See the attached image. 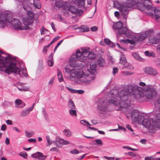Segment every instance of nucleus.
Wrapping results in <instances>:
<instances>
[{"instance_id": "a878e982", "label": "nucleus", "mask_w": 160, "mask_h": 160, "mask_svg": "<svg viewBox=\"0 0 160 160\" xmlns=\"http://www.w3.org/2000/svg\"><path fill=\"white\" fill-rule=\"evenodd\" d=\"M122 25L123 23L121 21H119L114 24L113 27L115 29L119 30L122 27Z\"/></svg>"}, {"instance_id": "cd10ccee", "label": "nucleus", "mask_w": 160, "mask_h": 160, "mask_svg": "<svg viewBox=\"0 0 160 160\" xmlns=\"http://www.w3.org/2000/svg\"><path fill=\"white\" fill-rule=\"evenodd\" d=\"M79 31L81 32H87L89 31V28L87 26L82 25L79 28Z\"/></svg>"}, {"instance_id": "79ce46f5", "label": "nucleus", "mask_w": 160, "mask_h": 160, "mask_svg": "<svg viewBox=\"0 0 160 160\" xmlns=\"http://www.w3.org/2000/svg\"><path fill=\"white\" fill-rule=\"evenodd\" d=\"M27 13L28 16L29 18L33 20L34 18V14L32 12L30 11H28Z\"/></svg>"}, {"instance_id": "ddd939ff", "label": "nucleus", "mask_w": 160, "mask_h": 160, "mask_svg": "<svg viewBox=\"0 0 160 160\" xmlns=\"http://www.w3.org/2000/svg\"><path fill=\"white\" fill-rule=\"evenodd\" d=\"M70 143L68 141L59 138H57L55 142V145L58 147H59V144L68 145Z\"/></svg>"}, {"instance_id": "a18cd8bd", "label": "nucleus", "mask_w": 160, "mask_h": 160, "mask_svg": "<svg viewBox=\"0 0 160 160\" xmlns=\"http://www.w3.org/2000/svg\"><path fill=\"white\" fill-rule=\"evenodd\" d=\"M46 138L48 146H50L52 143H54L53 142H52V140H51L49 136H46Z\"/></svg>"}, {"instance_id": "4c0bfd02", "label": "nucleus", "mask_w": 160, "mask_h": 160, "mask_svg": "<svg viewBox=\"0 0 160 160\" xmlns=\"http://www.w3.org/2000/svg\"><path fill=\"white\" fill-rule=\"evenodd\" d=\"M113 4L114 7L119 10L120 8L122 7V4H119L118 2L116 1H114Z\"/></svg>"}, {"instance_id": "09e8293b", "label": "nucleus", "mask_w": 160, "mask_h": 160, "mask_svg": "<svg viewBox=\"0 0 160 160\" xmlns=\"http://www.w3.org/2000/svg\"><path fill=\"white\" fill-rule=\"evenodd\" d=\"M133 57L136 59L140 60V57L139 55L137 53H135L132 54Z\"/></svg>"}, {"instance_id": "473e14b6", "label": "nucleus", "mask_w": 160, "mask_h": 160, "mask_svg": "<svg viewBox=\"0 0 160 160\" xmlns=\"http://www.w3.org/2000/svg\"><path fill=\"white\" fill-rule=\"evenodd\" d=\"M75 3H77L79 6L83 7L85 5V0H76Z\"/></svg>"}, {"instance_id": "ea45409f", "label": "nucleus", "mask_w": 160, "mask_h": 160, "mask_svg": "<svg viewBox=\"0 0 160 160\" xmlns=\"http://www.w3.org/2000/svg\"><path fill=\"white\" fill-rule=\"evenodd\" d=\"M63 4L62 1H56L55 2V6L57 8H60L62 7Z\"/></svg>"}, {"instance_id": "dca6fc26", "label": "nucleus", "mask_w": 160, "mask_h": 160, "mask_svg": "<svg viewBox=\"0 0 160 160\" xmlns=\"http://www.w3.org/2000/svg\"><path fill=\"white\" fill-rule=\"evenodd\" d=\"M137 8L141 11H143L145 9V6L143 3V0H137L136 5Z\"/></svg>"}, {"instance_id": "f704fd0d", "label": "nucleus", "mask_w": 160, "mask_h": 160, "mask_svg": "<svg viewBox=\"0 0 160 160\" xmlns=\"http://www.w3.org/2000/svg\"><path fill=\"white\" fill-rule=\"evenodd\" d=\"M57 76L58 77V80L60 82L62 81L63 80V77L61 72L58 69Z\"/></svg>"}, {"instance_id": "c756f323", "label": "nucleus", "mask_w": 160, "mask_h": 160, "mask_svg": "<svg viewBox=\"0 0 160 160\" xmlns=\"http://www.w3.org/2000/svg\"><path fill=\"white\" fill-rule=\"evenodd\" d=\"M68 106L71 109H73L75 108V106L73 102L71 100H70L68 102Z\"/></svg>"}, {"instance_id": "052dcab7", "label": "nucleus", "mask_w": 160, "mask_h": 160, "mask_svg": "<svg viewBox=\"0 0 160 160\" xmlns=\"http://www.w3.org/2000/svg\"><path fill=\"white\" fill-rule=\"evenodd\" d=\"M36 140L34 138H30L28 140V141L30 142H35Z\"/></svg>"}, {"instance_id": "4be33fe9", "label": "nucleus", "mask_w": 160, "mask_h": 160, "mask_svg": "<svg viewBox=\"0 0 160 160\" xmlns=\"http://www.w3.org/2000/svg\"><path fill=\"white\" fill-rule=\"evenodd\" d=\"M143 3L145 6V9H147L148 10H151L152 8H153L151 7L152 3L150 0H145L143 1Z\"/></svg>"}, {"instance_id": "7ed1b4c3", "label": "nucleus", "mask_w": 160, "mask_h": 160, "mask_svg": "<svg viewBox=\"0 0 160 160\" xmlns=\"http://www.w3.org/2000/svg\"><path fill=\"white\" fill-rule=\"evenodd\" d=\"M2 52L0 50V70H2L1 69L3 68H6L5 70V72L8 74L14 72L17 74H20V68L16 63L12 62L9 57H6L4 58L1 55Z\"/></svg>"}, {"instance_id": "7c9ffc66", "label": "nucleus", "mask_w": 160, "mask_h": 160, "mask_svg": "<svg viewBox=\"0 0 160 160\" xmlns=\"http://www.w3.org/2000/svg\"><path fill=\"white\" fill-rule=\"evenodd\" d=\"M105 64L104 60L102 58H100L98 61V64L100 67H103Z\"/></svg>"}, {"instance_id": "bb28decb", "label": "nucleus", "mask_w": 160, "mask_h": 160, "mask_svg": "<svg viewBox=\"0 0 160 160\" xmlns=\"http://www.w3.org/2000/svg\"><path fill=\"white\" fill-rule=\"evenodd\" d=\"M15 102L18 106L21 105L20 106H16L19 108H22L25 105V103L24 102H22V100L19 99H16Z\"/></svg>"}, {"instance_id": "e2e57ef3", "label": "nucleus", "mask_w": 160, "mask_h": 160, "mask_svg": "<svg viewBox=\"0 0 160 160\" xmlns=\"http://www.w3.org/2000/svg\"><path fill=\"white\" fill-rule=\"evenodd\" d=\"M154 159V158H153L152 157H146L145 158V160H153Z\"/></svg>"}, {"instance_id": "393cba45", "label": "nucleus", "mask_w": 160, "mask_h": 160, "mask_svg": "<svg viewBox=\"0 0 160 160\" xmlns=\"http://www.w3.org/2000/svg\"><path fill=\"white\" fill-rule=\"evenodd\" d=\"M67 88L68 90L70 92L72 93H78L79 94H82L84 92V91L82 90H76L75 89H73L72 88H69L68 87H67Z\"/></svg>"}, {"instance_id": "37998d69", "label": "nucleus", "mask_w": 160, "mask_h": 160, "mask_svg": "<svg viewBox=\"0 0 160 160\" xmlns=\"http://www.w3.org/2000/svg\"><path fill=\"white\" fill-rule=\"evenodd\" d=\"M95 54L93 52H89L88 58L90 59H93L95 58Z\"/></svg>"}, {"instance_id": "13d9d810", "label": "nucleus", "mask_w": 160, "mask_h": 160, "mask_svg": "<svg viewBox=\"0 0 160 160\" xmlns=\"http://www.w3.org/2000/svg\"><path fill=\"white\" fill-rule=\"evenodd\" d=\"M48 65L50 67L52 66L53 65L52 61L51 60H48Z\"/></svg>"}, {"instance_id": "412c9836", "label": "nucleus", "mask_w": 160, "mask_h": 160, "mask_svg": "<svg viewBox=\"0 0 160 160\" xmlns=\"http://www.w3.org/2000/svg\"><path fill=\"white\" fill-rule=\"evenodd\" d=\"M151 119H150L149 118H145L142 124L147 128H148L151 127Z\"/></svg>"}, {"instance_id": "2f4dec72", "label": "nucleus", "mask_w": 160, "mask_h": 160, "mask_svg": "<svg viewBox=\"0 0 160 160\" xmlns=\"http://www.w3.org/2000/svg\"><path fill=\"white\" fill-rule=\"evenodd\" d=\"M145 118L142 115H139L138 118L137 122H138L139 124H142Z\"/></svg>"}, {"instance_id": "6ab92c4d", "label": "nucleus", "mask_w": 160, "mask_h": 160, "mask_svg": "<svg viewBox=\"0 0 160 160\" xmlns=\"http://www.w3.org/2000/svg\"><path fill=\"white\" fill-rule=\"evenodd\" d=\"M88 71L91 74H95L97 72L96 64L93 63H91L90 65V68L88 69Z\"/></svg>"}, {"instance_id": "c9c22d12", "label": "nucleus", "mask_w": 160, "mask_h": 160, "mask_svg": "<svg viewBox=\"0 0 160 160\" xmlns=\"http://www.w3.org/2000/svg\"><path fill=\"white\" fill-rule=\"evenodd\" d=\"M152 67H147L143 68V70L146 73L148 74H150L151 71L152 70Z\"/></svg>"}, {"instance_id": "aec40b11", "label": "nucleus", "mask_w": 160, "mask_h": 160, "mask_svg": "<svg viewBox=\"0 0 160 160\" xmlns=\"http://www.w3.org/2000/svg\"><path fill=\"white\" fill-rule=\"evenodd\" d=\"M139 115V113L138 111L136 110L133 111L131 112V118L133 121L137 122Z\"/></svg>"}, {"instance_id": "20e7f679", "label": "nucleus", "mask_w": 160, "mask_h": 160, "mask_svg": "<svg viewBox=\"0 0 160 160\" xmlns=\"http://www.w3.org/2000/svg\"><path fill=\"white\" fill-rule=\"evenodd\" d=\"M63 10L65 13H68L70 12L72 14L80 17L83 12L82 10H79L76 7L71 6L69 2H66L63 7Z\"/></svg>"}, {"instance_id": "774afa93", "label": "nucleus", "mask_w": 160, "mask_h": 160, "mask_svg": "<svg viewBox=\"0 0 160 160\" xmlns=\"http://www.w3.org/2000/svg\"><path fill=\"white\" fill-rule=\"evenodd\" d=\"M57 18H58L60 21H62L63 20V19L62 18L61 15L58 14L57 15Z\"/></svg>"}, {"instance_id": "9d476101", "label": "nucleus", "mask_w": 160, "mask_h": 160, "mask_svg": "<svg viewBox=\"0 0 160 160\" xmlns=\"http://www.w3.org/2000/svg\"><path fill=\"white\" fill-rule=\"evenodd\" d=\"M31 156L32 158H38V160H45L47 157V156L44 155L42 153L38 152L31 154Z\"/></svg>"}, {"instance_id": "5701e85b", "label": "nucleus", "mask_w": 160, "mask_h": 160, "mask_svg": "<svg viewBox=\"0 0 160 160\" xmlns=\"http://www.w3.org/2000/svg\"><path fill=\"white\" fill-rule=\"evenodd\" d=\"M137 0H127L125 1V4L129 8H131L136 5Z\"/></svg>"}, {"instance_id": "f257e3e1", "label": "nucleus", "mask_w": 160, "mask_h": 160, "mask_svg": "<svg viewBox=\"0 0 160 160\" xmlns=\"http://www.w3.org/2000/svg\"><path fill=\"white\" fill-rule=\"evenodd\" d=\"M156 94V91L153 88H148L144 91L140 87L129 85L124 87L119 92L117 90H111L108 94L111 99L108 103L115 106L116 110H120L129 106V95H133L136 98L141 99L142 101L145 100L146 98L152 99Z\"/></svg>"}, {"instance_id": "f03ea898", "label": "nucleus", "mask_w": 160, "mask_h": 160, "mask_svg": "<svg viewBox=\"0 0 160 160\" xmlns=\"http://www.w3.org/2000/svg\"><path fill=\"white\" fill-rule=\"evenodd\" d=\"M12 18V14L8 12H5L3 14H0V27L3 28L5 27L6 23H8L11 24L14 29L22 30L26 28L24 27L19 20Z\"/></svg>"}, {"instance_id": "39448f33", "label": "nucleus", "mask_w": 160, "mask_h": 160, "mask_svg": "<svg viewBox=\"0 0 160 160\" xmlns=\"http://www.w3.org/2000/svg\"><path fill=\"white\" fill-rule=\"evenodd\" d=\"M27 2L25 1L23 2V8L26 11L28 10V8H30L31 5L33 3V6L35 8L40 9L41 7V4L38 0H26Z\"/></svg>"}, {"instance_id": "a211bd4d", "label": "nucleus", "mask_w": 160, "mask_h": 160, "mask_svg": "<svg viewBox=\"0 0 160 160\" xmlns=\"http://www.w3.org/2000/svg\"><path fill=\"white\" fill-rule=\"evenodd\" d=\"M34 105L35 103H34L31 108L22 110L21 113V116L22 117H24L28 115L30 111H32L34 108Z\"/></svg>"}, {"instance_id": "e433bc0d", "label": "nucleus", "mask_w": 160, "mask_h": 160, "mask_svg": "<svg viewBox=\"0 0 160 160\" xmlns=\"http://www.w3.org/2000/svg\"><path fill=\"white\" fill-rule=\"evenodd\" d=\"M147 37V34L145 33H142L141 34L139 37L138 39L140 41H142L144 40Z\"/></svg>"}, {"instance_id": "b1692460", "label": "nucleus", "mask_w": 160, "mask_h": 160, "mask_svg": "<svg viewBox=\"0 0 160 160\" xmlns=\"http://www.w3.org/2000/svg\"><path fill=\"white\" fill-rule=\"evenodd\" d=\"M105 102H104L103 104H100V105H98V108L99 110L100 111H106L107 107L108 106L107 105H107H106L105 104Z\"/></svg>"}, {"instance_id": "3c124183", "label": "nucleus", "mask_w": 160, "mask_h": 160, "mask_svg": "<svg viewBox=\"0 0 160 160\" xmlns=\"http://www.w3.org/2000/svg\"><path fill=\"white\" fill-rule=\"evenodd\" d=\"M96 143L99 145H102V142L100 139H96L95 140Z\"/></svg>"}, {"instance_id": "de8ad7c7", "label": "nucleus", "mask_w": 160, "mask_h": 160, "mask_svg": "<svg viewBox=\"0 0 160 160\" xmlns=\"http://www.w3.org/2000/svg\"><path fill=\"white\" fill-rule=\"evenodd\" d=\"M104 42L105 43L107 44L110 45L111 44H113L112 42L108 38H105L104 40Z\"/></svg>"}, {"instance_id": "5fc2aeb1", "label": "nucleus", "mask_w": 160, "mask_h": 160, "mask_svg": "<svg viewBox=\"0 0 160 160\" xmlns=\"http://www.w3.org/2000/svg\"><path fill=\"white\" fill-rule=\"evenodd\" d=\"M128 155L133 157L136 156V154L134 152H128Z\"/></svg>"}, {"instance_id": "bf43d9fd", "label": "nucleus", "mask_w": 160, "mask_h": 160, "mask_svg": "<svg viewBox=\"0 0 160 160\" xmlns=\"http://www.w3.org/2000/svg\"><path fill=\"white\" fill-rule=\"evenodd\" d=\"M118 71V69L117 68H113V73L115 75L116 73H117Z\"/></svg>"}, {"instance_id": "f8f14e48", "label": "nucleus", "mask_w": 160, "mask_h": 160, "mask_svg": "<svg viewBox=\"0 0 160 160\" xmlns=\"http://www.w3.org/2000/svg\"><path fill=\"white\" fill-rule=\"evenodd\" d=\"M82 50L81 53L83 56V58H79V59L81 61V62H84L87 60V58L88 57L89 52L86 49H83L82 48H81Z\"/></svg>"}, {"instance_id": "c85d7f7f", "label": "nucleus", "mask_w": 160, "mask_h": 160, "mask_svg": "<svg viewBox=\"0 0 160 160\" xmlns=\"http://www.w3.org/2000/svg\"><path fill=\"white\" fill-rule=\"evenodd\" d=\"M149 41L150 42L153 44H157L159 42V39L154 37L149 38Z\"/></svg>"}, {"instance_id": "49530a36", "label": "nucleus", "mask_w": 160, "mask_h": 160, "mask_svg": "<svg viewBox=\"0 0 160 160\" xmlns=\"http://www.w3.org/2000/svg\"><path fill=\"white\" fill-rule=\"evenodd\" d=\"M19 155L21 156L22 157L25 158H27V154L25 152H21V153H20Z\"/></svg>"}, {"instance_id": "4d7b16f0", "label": "nucleus", "mask_w": 160, "mask_h": 160, "mask_svg": "<svg viewBox=\"0 0 160 160\" xmlns=\"http://www.w3.org/2000/svg\"><path fill=\"white\" fill-rule=\"evenodd\" d=\"M98 29V28L96 26L92 27L91 28V30L92 31H96Z\"/></svg>"}, {"instance_id": "6e6552de", "label": "nucleus", "mask_w": 160, "mask_h": 160, "mask_svg": "<svg viewBox=\"0 0 160 160\" xmlns=\"http://www.w3.org/2000/svg\"><path fill=\"white\" fill-rule=\"evenodd\" d=\"M127 59L125 57L124 55L122 54L121 55L120 57V59L119 61V63L120 64L123 65L124 66L122 67V69L127 68L128 69H133V67L132 68L131 66L128 63L125 65V64L127 63Z\"/></svg>"}, {"instance_id": "423d86ee", "label": "nucleus", "mask_w": 160, "mask_h": 160, "mask_svg": "<svg viewBox=\"0 0 160 160\" xmlns=\"http://www.w3.org/2000/svg\"><path fill=\"white\" fill-rule=\"evenodd\" d=\"M79 58L83 59V56H82L80 51L79 50H77L76 51V54L72 55L70 58V65L75 67L76 66V64H74L73 65L72 62H75L78 61H81L79 59Z\"/></svg>"}, {"instance_id": "9b49d317", "label": "nucleus", "mask_w": 160, "mask_h": 160, "mask_svg": "<svg viewBox=\"0 0 160 160\" xmlns=\"http://www.w3.org/2000/svg\"><path fill=\"white\" fill-rule=\"evenodd\" d=\"M33 20L29 18H25L23 19V27L25 28L24 29H28L30 28L29 26H32V23Z\"/></svg>"}, {"instance_id": "69168bd1", "label": "nucleus", "mask_w": 160, "mask_h": 160, "mask_svg": "<svg viewBox=\"0 0 160 160\" xmlns=\"http://www.w3.org/2000/svg\"><path fill=\"white\" fill-rule=\"evenodd\" d=\"M157 119L159 121H160V113H158L156 114Z\"/></svg>"}, {"instance_id": "864d4df0", "label": "nucleus", "mask_w": 160, "mask_h": 160, "mask_svg": "<svg viewBox=\"0 0 160 160\" xmlns=\"http://www.w3.org/2000/svg\"><path fill=\"white\" fill-rule=\"evenodd\" d=\"M70 152L72 154H77L79 153V151L76 149L71 151Z\"/></svg>"}, {"instance_id": "338daca9", "label": "nucleus", "mask_w": 160, "mask_h": 160, "mask_svg": "<svg viewBox=\"0 0 160 160\" xmlns=\"http://www.w3.org/2000/svg\"><path fill=\"white\" fill-rule=\"evenodd\" d=\"M115 16L116 17H118L120 15V13L118 11H115L114 13Z\"/></svg>"}, {"instance_id": "c03bdc74", "label": "nucleus", "mask_w": 160, "mask_h": 160, "mask_svg": "<svg viewBox=\"0 0 160 160\" xmlns=\"http://www.w3.org/2000/svg\"><path fill=\"white\" fill-rule=\"evenodd\" d=\"M69 112L70 115L72 116H77L76 111L75 110H69Z\"/></svg>"}, {"instance_id": "72a5a7b5", "label": "nucleus", "mask_w": 160, "mask_h": 160, "mask_svg": "<svg viewBox=\"0 0 160 160\" xmlns=\"http://www.w3.org/2000/svg\"><path fill=\"white\" fill-rule=\"evenodd\" d=\"M63 132L65 135L67 137H69L72 135L71 132L69 129L67 130L65 129L63 130Z\"/></svg>"}, {"instance_id": "6e6d98bb", "label": "nucleus", "mask_w": 160, "mask_h": 160, "mask_svg": "<svg viewBox=\"0 0 160 160\" xmlns=\"http://www.w3.org/2000/svg\"><path fill=\"white\" fill-rule=\"evenodd\" d=\"M104 158L108 160H114L115 158L114 157H108L107 156H104Z\"/></svg>"}, {"instance_id": "58836bf2", "label": "nucleus", "mask_w": 160, "mask_h": 160, "mask_svg": "<svg viewBox=\"0 0 160 160\" xmlns=\"http://www.w3.org/2000/svg\"><path fill=\"white\" fill-rule=\"evenodd\" d=\"M134 73V72L127 71H123L122 72V74L123 75L126 76H127L128 75H132Z\"/></svg>"}, {"instance_id": "f3484780", "label": "nucleus", "mask_w": 160, "mask_h": 160, "mask_svg": "<svg viewBox=\"0 0 160 160\" xmlns=\"http://www.w3.org/2000/svg\"><path fill=\"white\" fill-rule=\"evenodd\" d=\"M152 121L151 127H152L154 129H156L157 128H160V121L158 120H154L151 119Z\"/></svg>"}, {"instance_id": "a19ab883", "label": "nucleus", "mask_w": 160, "mask_h": 160, "mask_svg": "<svg viewBox=\"0 0 160 160\" xmlns=\"http://www.w3.org/2000/svg\"><path fill=\"white\" fill-rule=\"evenodd\" d=\"M158 72L157 70L152 68V70L151 71L150 74V75H151L153 76H156L158 74Z\"/></svg>"}, {"instance_id": "603ef678", "label": "nucleus", "mask_w": 160, "mask_h": 160, "mask_svg": "<svg viewBox=\"0 0 160 160\" xmlns=\"http://www.w3.org/2000/svg\"><path fill=\"white\" fill-rule=\"evenodd\" d=\"M126 128L129 130H130L131 131H132V134H133V135H135V134L133 132V129H132V128H131V127L129 125H126Z\"/></svg>"}, {"instance_id": "0e129e2a", "label": "nucleus", "mask_w": 160, "mask_h": 160, "mask_svg": "<svg viewBox=\"0 0 160 160\" xmlns=\"http://www.w3.org/2000/svg\"><path fill=\"white\" fill-rule=\"evenodd\" d=\"M45 31H47V30L46 29H45L43 27H42L40 30V32H41V34H44V32Z\"/></svg>"}, {"instance_id": "2eb2a0df", "label": "nucleus", "mask_w": 160, "mask_h": 160, "mask_svg": "<svg viewBox=\"0 0 160 160\" xmlns=\"http://www.w3.org/2000/svg\"><path fill=\"white\" fill-rule=\"evenodd\" d=\"M128 8L127 6H126L125 5L122 4V7L119 10L121 12V14L123 16L127 15L129 12Z\"/></svg>"}, {"instance_id": "8fccbe9b", "label": "nucleus", "mask_w": 160, "mask_h": 160, "mask_svg": "<svg viewBox=\"0 0 160 160\" xmlns=\"http://www.w3.org/2000/svg\"><path fill=\"white\" fill-rule=\"evenodd\" d=\"M26 136L28 137H32L34 134V133L32 132V133H29L27 132H25Z\"/></svg>"}, {"instance_id": "0eeeda50", "label": "nucleus", "mask_w": 160, "mask_h": 160, "mask_svg": "<svg viewBox=\"0 0 160 160\" xmlns=\"http://www.w3.org/2000/svg\"><path fill=\"white\" fill-rule=\"evenodd\" d=\"M70 76L72 78H80L83 77L84 73L82 71L77 69L71 70L70 71Z\"/></svg>"}, {"instance_id": "4468645a", "label": "nucleus", "mask_w": 160, "mask_h": 160, "mask_svg": "<svg viewBox=\"0 0 160 160\" xmlns=\"http://www.w3.org/2000/svg\"><path fill=\"white\" fill-rule=\"evenodd\" d=\"M118 32L120 34H123L126 37L129 36L131 34L130 31L125 27H122Z\"/></svg>"}, {"instance_id": "1a4fd4ad", "label": "nucleus", "mask_w": 160, "mask_h": 160, "mask_svg": "<svg viewBox=\"0 0 160 160\" xmlns=\"http://www.w3.org/2000/svg\"><path fill=\"white\" fill-rule=\"evenodd\" d=\"M151 12H149L148 15L158 20L160 19V11L155 9L154 8H151Z\"/></svg>"}, {"instance_id": "680f3d73", "label": "nucleus", "mask_w": 160, "mask_h": 160, "mask_svg": "<svg viewBox=\"0 0 160 160\" xmlns=\"http://www.w3.org/2000/svg\"><path fill=\"white\" fill-rule=\"evenodd\" d=\"M50 151H56V152H58V149L56 148V147H53L51 149Z\"/></svg>"}]
</instances>
